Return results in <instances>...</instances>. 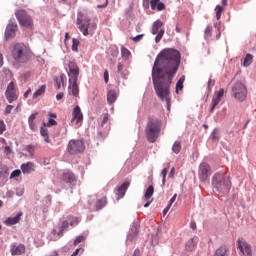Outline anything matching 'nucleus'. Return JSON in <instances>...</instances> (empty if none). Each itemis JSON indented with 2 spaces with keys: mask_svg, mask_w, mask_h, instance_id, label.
<instances>
[{
  "mask_svg": "<svg viewBox=\"0 0 256 256\" xmlns=\"http://www.w3.org/2000/svg\"><path fill=\"white\" fill-rule=\"evenodd\" d=\"M178 66L154 65L152 68V81L157 97L165 101L168 109H171V84Z\"/></svg>",
  "mask_w": 256,
  "mask_h": 256,
  "instance_id": "1",
  "label": "nucleus"
},
{
  "mask_svg": "<svg viewBox=\"0 0 256 256\" xmlns=\"http://www.w3.org/2000/svg\"><path fill=\"white\" fill-rule=\"evenodd\" d=\"M154 65H181V53L173 48L164 49L157 55Z\"/></svg>",
  "mask_w": 256,
  "mask_h": 256,
  "instance_id": "2",
  "label": "nucleus"
},
{
  "mask_svg": "<svg viewBox=\"0 0 256 256\" xmlns=\"http://www.w3.org/2000/svg\"><path fill=\"white\" fill-rule=\"evenodd\" d=\"M212 185L216 193H218L220 197H225V195H229L232 187L231 179L224 173H216L212 177Z\"/></svg>",
  "mask_w": 256,
  "mask_h": 256,
  "instance_id": "3",
  "label": "nucleus"
},
{
  "mask_svg": "<svg viewBox=\"0 0 256 256\" xmlns=\"http://www.w3.org/2000/svg\"><path fill=\"white\" fill-rule=\"evenodd\" d=\"M161 125L162 122L159 118L155 116L148 117L145 133L149 143H155V141L159 139V135L161 134Z\"/></svg>",
  "mask_w": 256,
  "mask_h": 256,
  "instance_id": "4",
  "label": "nucleus"
},
{
  "mask_svg": "<svg viewBox=\"0 0 256 256\" xmlns=\"http://www.w3.org/2000/svg\"><path fill=\"white\" fill-rule=\"evenodd\" d=\"M76 25L85 37L93 35L97 29V24H95V22H91V19L83 12L78 13Z\"/></svg>",
  "mask_w": 256,
  "mask_h": 256,
  "instance_id": "5",
  "label": "nucleus"
},
{
  "mask_svg": "<svg viewBox=\"0 0 256 256\" xmlns=\"http://www.w3.org/2000/svg\"><path fill=\"white\" fill-rule=\"evenodd\" d=\"M31 49L23 43L13 46L12 57L16 63H27L31 59Z\"/></svg>",
  "mask_w": 256,
  "mask_h": 256,
  "instance_id": "6",
  "label": "nucleus"
},
{
  "mask_svg": "<svg viewBox=\"0 0 256 256\" xmlns=\"http://www.w3.org/2000/svg\"><path fill=\"white\" fill-rule=\"evenodd\" d=\"M231 95L237 101H245L247 99V86L241 82H237L232 86Z\"/></svg>",
  "mask_w": 256,
  "mask_h": 256,
  "instance_id": "7",
  "label": "nucleus"
},
{
  "mask_svg": "<svg viewBox=\"0 0 256 256\" xmlns=\"http://www.w3.org/2000/svg\"><path fill=\"white\" fill-rule=\"evenodd\" d=\"M15 17L21 25V27L31 28L33 27V18L27 13V11L20 9L15 11Z\"/></svg>",
  "mask_w": 256,
  "mask_h": 256,
  "instance_id": "8",
  "label": "nucleus"
},
{
  "mask_svg": "<svg viewBox=\"0 0 256 256\" xmlns=\"http://www.w3.org/2000/svg\"><path fill=\"white\" fill-rule=\"evenodd\" d=\"M212 174H213V170L211 169V166L208 163L202 162L199 165L198 177H199L200 181L205 183V181H207L211 177Z\"/></svg>",
  "mask_w": 256,
  "mask_h": 256,
  "instance_id": "9",
  "label": "nucleus"
},
{
  "mask_svg": "<svg viewBox=\"0 0 256 256\" xmlns=\"http://www.w3.org/2000/svg\"><path fill=\"white\" fill-rule=\"evenodd\" d=\"M67 151L70 155H77L85 151V144L81 140H70L67 146Z\"/></svg>",
  "mask_w": 256,
  "mask_h": 256,
  "instance_id": "10",
  "label": "nucleus"
},
{
  "mask_svg": "<svg viewBox=\"0 0 256 256\" xmlns=\"http://www.w3.org/2000/svg\"><path fill=\"white\" fill-rule=\"evenodd\" d=\"M163 27V22L161 20H156L152 25V35H156L155 42L159 43L165 35V30L161 29Z\"/></svg>",
  "mask_w": 256,
  "mask_h": 256,
  "instance_id": "11",
  "label": "nucleus"
},
{
  "mask_svg": "<svg viewBox=\"0 0 256 256\" xmlns=\"http://www.w3.org/2000/svg\"><path fill=\"white\" fill-rule=\"evenodd\" d=\"M237 249L240 250L241 256H253V254L251 253V246L244 238H239L237 240Z\"/></svg>",
  "mask_w": 256,
  "mask_h": 256,
  "instance_id": "12",
  "label": "nucleus"
},
{
  "mask_svg": "<svg viewBox=\"0 0 256 256\" xmlns=\"http://www.w3.org/2000/svg\"><path fill=\"white\" fill-rule=\"evenodd\" d=\"M5 97L8 103H13V101H17L19 96H17V91L15 90L14 82H10L8 84L7 89L5 91Z\"/></svg>",
  "mask_w": 256,
  "mask_h": 256,
  "instance_id": "13",
  "label": "nucleus"
},
{
  "mask_svg": "<svg viewBox=\"0 0 256 256\" xmlns=\"http://www.w3.org/2000/svg\"><path fill=\"white\" fill-rule=\"evenodd\" d=\"M73 121L76 122V125H78V127L81 125V123H83V112H81V107L79 106H76L72 111L71 122L73 123Z\"/></svg>",
  "mask_w": 256,
  "mask_h": 256,
  "instance_id": "14",
  "label": "nucleus"
},
{
  "mask_svg": "<svg viewBox=\"0 0 256 256\" xmlns=\"http://www.w3.org/2000/svg\"><path fill=\"white\" fill-rule=\"evenodd\" d=\"M16 33H17V24L15 23L8 24L5 30V39L6 40L13 39Z\"/></svg>",
  "mask_w": 256,
  "mask_h": 256,
  "instance_id": "15",
  "label": "nucleus"
},
{
  "mask_svg": "<svg viewBox=\"0 0 256 256\" xmlns=\"http://www.w3.org/2000/svg\"><path fill=\"white\" fill-rule=\"evenodd\" d=\"M68 69V76L70 77L69 83H71V81H77L79 77V67L77 65H69Z\"/></svg>",
  "mask_w": 256,
  "mask_h": 256,
  "instance_id": "16",
  "label": "nucleus"
},
{
  "mask_svg": "<svg viewBox=\"0 0 256 256\" xmlns=\"http://www.w3.org/2000/svg\"><path fill=\"white\" fill-rule=\"evenodd\" d=\"M21 171L22 173H24V175H29L30 173H33V171H35V163L27 162L22 164Z\"/></svg>",
  "mask_w": 256,
  "mask_h": 256,
  "instance_id": "17",
  "label": "nucleus"
},
{
  "mask_svg": "<svg viewBox=\"0 0 256 256\" xmlns=\"http://www.w3.org/2000/svg\"><path fill=\"white\" fill-rule=\"evenodd\" d=\"M127 189H129V182H124L121 186H119L116 189V195H118V199H123V197H125Z\"/></svg>",
  "mask_w": 256,
  "mask_h": 256,
  "instance_id": "18",
  "label": "nucleus"
},
{
  "mask_svg": "<svg viewBox=\"0 0 256 256\" xmlns=\"http://www.w3.org/2000/svg\"><path fill=\"white\" fill-rule=\"evenodd\" d=\"M23 253H25V245L19 244L18 246L13 245L11 247V255L17 256V255H23Z\"/></svg>",
  "mask_w": 256,
  "mask_h": 256,
  "instance_id": "19",
  "label": "nucleus"
},
{
  "mask_svg": "<svg viewBox=\"0 0 256 256\" xmlns=\"http://www.w3.org/2000/svg\"><path fill=\"white\" fill-rule=\"evenodd\" d=\"M66 81L67 76H65V74H61L58 77H54V83L56 84L57 89H61V87L65 88Z\"/></svg>",
  "mask_w": 256,
  "mask_h": 256,
  "instance_id": "20",
  "label": "nucleus"
},
{
  "mask_svg": "<svg viewBox=\"0 0 256 256\" xmlns=\"http://www.w3.org/2000/svg\"><path fill=\"white\" fill-rule=\"evenodd\" d=\"M21 215H23V213H18L14 217H9L8 219L5 220V225H17V223L21 221Z\"/></svg>",
  "mask_w": 256,
  "mask_h": 256,
  "instance_id": "21",
  "label": "nucleus"
},
{
  "mask_svg": "<svg viewBox=\"0 0 256 256\" xmlns=\"http://www.w3.org/2000/svg\"><path fill=\"white\" fill-rule=\"evenodd\" d=\"M69 89V93H71V95L79 97V84H77V81H72V84L69 85Z\"/></svg>",
  "mask_w": 256,
  "mask_h": 256,
  "instance_id": "22",
  "label": "nucleus"
},
{
  "mask_svg": "<svg viewBox=\"0 0 256 256\" xmlns=\"http://www.w3.org/2000/svg\"><path fill=\"white\" fill-rule=\"evenodd\" d=\"M197 247V238H191L187 241L185 249L186 251H195V248Z\"/></svg>",
  "mask_w": 256,
  "mask_h": 256,
  "instance_id": "23",
  "label": "nucleus"
},
{
  "mask_svg": "<svg viewBox=\"0 0 256 256\" xmlns=\"http://www.w3.org/2000/svg\"><path fill=\"white\" fill-rule=\"evenodd\" d=\"M105 205H107V196L97 199L95 203L96 211H100Z\"/></svg>",
  "mask_w": 256,
  "mask_h": 256,
  "instance_id": "24",
  "label": "nucleus"
},
{
  "mask_svg": "<svg viewBox=\"0 0 256 256\" xmlns=\"http://www.w3.org/2000/svg\"><path fill=\"white\" fill-rule=\"evenodd\" d=\"M121 57L124 61H129L131 59V51L125 46H121Z\"/></svg>",
  "mask_w": 256,
  "mask_h": 256,
  "instance_id": "25",
  "label": "nucleus"
},
{
  "mask_svg": "<svg viewBox=\"0 0 256 256\" xmlns=\"http://www.w3.org/2000/svg\"><path fill=\"white\" fill-rule=\"evenodd\" d=\"M62 179L65 183H73L75 181V175L71 172L63 174Z\"/></svg>",
  "mask_w": 256,
  "mask_h": 256,
  "instance_id": "26",
  "label": "nucleus"
},
{
  "mask_svg": "<svg viewBox=\"0 0 256 256\" xmlns=\"http://www.w3.org/2000/svg\"><path fill=\"white\" fill-rule=\"evenodd\" d=\"M107 101L109 104L115 103V101H117V92L109 90L107 93Z\"/></svg>",
  "mask_w": 256,
  "mask_h": 256,
  "instance_id": "27",
  "label": "nucleus"
},
{
  "mask_svg": "<svg viewBox=\"0 0 256 256\" xmlns=\"http://www.w3.org/2000/svg\"><path fill=\"white\" fill-rule=\"evenodd\" d=\"M46 89H47V86L46 85H42L39 89H37L33 93V99H37L38 97H41V95H45Z\"/></svg>",
  "mask_w": 256,
  "mask_h": 256,
  "instance_id": "28",
  "label": "nucleus"
},
{
  "mask_svg": "<svg viewBox=\"0 0 256 256\" xmlns=\"http://www.w3.org/2000/svg\"><path fill=\"white\" fill-rule=\"evenodd\" d=\"M35 119H37V113L32 114L28 119L29 127L32 131L37 129V126L35 125Z\"/></svg>",
  "mask_w": 256,
  "mask_h": 256,
  "instance_id": "29",
  "label": "nucleus"
},
{
  "mask_svg": "<svg viewBox=\"0 0 256 256\" xmlns=\"http://www.w3.org/2000/svg\"><path fill=\"white\" fill-rule=\"evenodd\" d=\"M40 135L44 137L45 143H51V140L49 139V130H47V128L41 127Z\"/></svg>",
  "mask_w": 256,
  "mask_h": 256,
  "instance_id": "30",
  "label": "nucleus"
},
{
  "mask_svg": "<svg viewBox=\"0 0 256 256\" xmlns=\"http://www.w3.org/2000/svg\"><path fill=\"white\" fill-rule=\"evenodd\" d=\"M153 193H155V188L153 187V185H150L144 194V199L146 201H149V198L153 197Z\"/></svg>",
  "mask_w": 256,
  "mask_h": 256,
  "instance_id": "31",
  "label": "nucleus"
},
{
  "mask_svg": "<svg viewBox=\"0 0 256 256\" xmlns=\"http://www.w3.org/2000/svg\"><path fill=\"white\" fill-rule=\"evenodd\" d=\"M185 83V76H181L180 79L176 83V93L179 91H183V84Z\"/></svg>",
  "mask_w": 256,
  "mask_h": 256,
  "instance_id": "32",
  "label": "nucleus"
},
{
  "mask_svg": "<svg viewBox=\"0 0 256 256\" xmlns=\"http://www.w3.org/2000/svg\"><path fill=\"white\" fill-rule=\"evenodd\" d=\"M214 256H227V246H221L218 248Z\"/></svg>",
  "mask_w": 256,
  "mask_h": 256,
  "instance_id": "33",
  "label": "nucleus"
},
{
  "mask_svg": "<svg viewBox=\"0 0 256 256\" xmlns=\"http://www.w3.org/2000/svg\"><path fill=\"white\" fill-rule=\"evenodd\" d=\"M172 151L176 155H179V153H181V142L176 141L172 146Z\"/></svg>",
  "mask_w": 256,
  "mask_h": 256,
  "instance_id": "34",
  "label": "nucleus"
},
{
  "mask_svg": "<svg viewBox=\"0 0 256 256\" xmlns=\"http://www.w3.org/2000/svg\"><path fill=\"white\" fill-rule=\"evenodd\" d=\"M219 103H221V100L214 96L212 98V106L210 108V113H213V111H215V107H217Z\"/></svg>",
  "mask_w": 256,
  "mask_h": 256,
  "instance_id": "35",
  "label": "nucleus"
},
{
  "mask_svg": "<svg viewBox=\"0 0 256 256\" xmlns=\"http://www.w3.org/2000/svg\"><path fill=\"white\" fill-rule=\"evenodd\" d=\"M79 39L73 38L72 39V51L78 52L79 51Z\"/></svg>",
  "mask_w": 256,
  "mask_h": 256,
  "instance_id": "36",
  "label": "nucleus"
},
{
  "mask_svg": "<svg viewBox=\"0 0 256 256\" xmlns=\"http://www.w3.org/2000/svg\"><path fill=\"white\" fill-rule=\"evenodd\" d=\"M213 33V28L211 26H207L204 30V37L205 39H209Z\"/></svg>",
  "mask_w": 256,
  "mask_h": 256,
  "instance_id": "37",
  "label": "nucleus"
},
{
  "mask_svg": "<svg viewBox=\"0 0 256 256\" xmlns=\"http://www.w3.org/2000/svg\"><path fill=\"white\" fill-rule=\"evenodd\" d=\"M223 95H225V89L220 88L219 91L215 92L214 97H216V99H219L221 101V99H223Z\"/></svg>",
  "mask_w": 256,
  "mask_h": 256,
  "instance_id": "38",
  "label": "nucleus"
},
{
  "mask_svg": "<svg viewBox=\"0 0 256 256\" xmlns=\"http://www.w3.org/2000/svg\"><path fill=\"white\" fill-rule=\"evenodd\" d=\"M215 11H216L217 21H219V19H221V13H223V7L221 5H217L215 7Z\"/></svg>",
  "mask_w": 256,
  "mask_h": 256,
  "instance_id": "39",
  "label": "nucleus"
},
{
  "mask_svg": "<svg viewBox=\"0 0 256 256\" xmlns=\"http://www.w3.org/2000/svg\"><path fill=\"white\" fill-rule=\"evenodd\" d=\"M69 228V222L67 220L62 222V226H61V230L58 232V235L61 236L63 235V231H65V229Z\"/></svg>",
  "mask_w": 256,
  "mask_h": 256,
  "instance_id": "40",
  "label": "nucleus"
},
{
  "mask_svg": "<svg viewBox=\"0 0 256 256\" xmlns=\"http://www.w3.org/2000/svg\"><path fill=\"white\" fill-rule=\"evenodd\" d=\"M253 63V55L247 54L244 59V65H251Z\"/></svg>",
  "mask_w": 256,
  "mask_h": 256,
  "instance_id": "41",
  "label": "nucleus"
},
{
  "mask_svg": "<svg viewBox=\"0 0 256 256\" xmlns=\"http://www.w3.org/2000/svg\"><path fill=\"white\" fill-rule=\"evenodd\" d=\"M7 131V125H5V121L0 120V135H3Z\"/></svg>",
  "mask_w": 256,
  "mask_h": 256,
  "instance_id": "42",
  "label": "nucleus"
},
{
  "mask_svg": "<svg viewBox=\"0 0 256 256\" xmlns=\"http://www.w3.org/2000/svg\"><path fill=\"white\" fill-rule=\"evenodd\" d=\"M213 87H215V80L209 79L208 80V93H211V91H213Z\"/></svg>",
  "mask_w": 256,
  "mask_h": 256,
  "instance_id": "43",
  "label": "nucleus"
},
{
  "mask_svg": "<svg viewBox=\"0 0 256 256\" xmlns=\"http://www.w3.org/2000/svg\"><path fill=\"white\" fill-rule=\"evenodd\" d=\"M20 175H21V170H14L10 175V179H15V178L19 177Z\"/></svg>",
  "mask_w": 256,
  "mask_h": 256,
  "instance_id": "44",
  "label": "nucleus"
},
{
  "mask_svg": "<svg viewBox=\"0 0 256 256\" xmlns=\"http://www.w3.org/2000/svg\"><path fill=\"white\" fill-rule=\"evenodd\" d=\"M210 139L214 141V143L219 142V136H217V132H212V134L210 135Z\"/></svg>",
  "mask_w": 256,
  "mask_h": 256,
  "instance_id": "45",
  "label": "nucleus"
},
{
  "mask_svg": "<svg viewBox=\"0 0 256 256\" xmlns=\"http://www.w3.org/2000/svg\"><path fill=\"white\" fill-rule=\"evenodd\" d=\"M53 125H57V121L54 119H49L47 124L44 123V127H53Z\"/></svg>",
  "mask_w": 256,
  "mask_h": 256,
  "instance_id": "46",
  "label": "nucleus"
},
{
  "mask_svg": "<svg viewBox=\"0 0 256 256\" xmlns=\"http://www.w3.org/2000/svg\"><path fill=\"white\" fill-rule=\"evenodd\" d=\"M83 241H85V237H84V236H78V237L74 240V245H79V243H83Z\"/></svg>",
  "mask_w": 256,
  "mask_h": 256,
  "instance_id": "47",
  "label": "nucleus"
},
{
  "mask_svg": "<svg viewBox=\"0 0 256 256\" xmlns=\"http://www.w3.org/2000/svg\"><path fill=\"white\" fill-rule=\"evenodd\" d=\"M107 121H109V114L106 113L103 115V119L101 121V127H104Z\"/></svg>",
  "mask_w": 256,
  "mask_h": 256,
  "instance_id": "48",
  "label": "nucleus"
},
{
  "mask_svg": "<svg viewBox=\"0 0 256 256\" xmlns=\"http://www.w3.org/2000/svg\"><path fill=\"white\" fill-rule=\"evenodd\" d=\"M143 37H145V35L140 34V35H137L135 37H132L131 40L134 41L135 43H138V41H141V39H143Z\"/></svg>",
  "mask_w": 256,
  "mask_h": 256,
  "instance_id": "49",
  "label": "nucleus"
},
{
  "mask_svg": "<svg viewBox=\"0 0 256 256\" xmlns=\"http://www.w3.org/2000/svg\"><path fill=\"white\" fill-rule=\"evenodd\" d=\"M11 111H13V105H7L4 111L5 115L11 114Z\"/></svg>",
  "mask_w": 256,
  "mask_h": 256,
  "instance_id": "50",
  "label": "nucleus"
},
{
  "mask_svg": "<svg viewBox=\"0 0 256 256\" xmlns=\"http://www.w3.org/2000/svg\"><path fill=\"white\" fill-rule=\"evenodd\" d=\"M157 3H159V0H151L150 1L151 9L153 10L157 9Z\"/></svg>",
  "mask_w": 256,
  "mask_h": 256,
  "instance_id": "51",
  "label": "nucleus"
},
{
  "mask_svg": "<svg viewBox=\"0 0 256 256\" xmlns=\"http://www.w3.org/2000/svg\"><path fill=\"white\" fill-rule=\"evenodd\" d=\"M156 8L158 9V11H163V9H165V4L162 2H158L156 4Z\"/></svg>",
  "mask_w": 256,
  "mask_h": 256,
  "instance_id": "52",
  "label": "nucleus"
},
{
  "mask_svg": "<svg viewBox=\"0 0 256 256\" xmlns=\"http://www.w3.org/2000/svg\"><path fill=\"white\" fill-rule=\"evenodd\" d=\"M176 199H177V194H174L173 197L168 202V207H171V205L175 203Z\"/></svg>",
  "mask_w": 256,
  "mask_h": 256,
  "instance_id": "53",
  "label": "nucleus"
},
{
  "mask_svg": "<svg viewBox=\"0 0 256 256\" xmlns=\"http://www.w3.org/2000/svg\"><path fill=\"white\" fill-rule=\"evenodd\" d=\"M167 173H169V168H164L161 172V175L164 179L167 178Z\"/></svg>",
  "mask_w": 256,
  "mask_h": 256,
  "instance_id": "54",
  "label": "nucleus"
},
{
  "mask_svg": "<svg viewBox=\"0 0 256 256\" xmlns=\"http://www.w3.org/2000/svg\"><path fill=\"white\" fill-rule=\"evenodd\" d=\"M27 151L30 155H33V153H35V147L27 146Z\"/></svg>",
  "mask_w": 256,
  "mask_h": 256,
  "instance_id": "55",
  "label": "nucleus"
},
{
  "mask_svg": "<svg viewBox=\"0 0 256 256\" xmlns=\"http://www.w3.org/2000/svg\"><path fill=\"white\" fill-rule=\"evenodd\" d=\"M104 81L105 83H109V71L107 70L104 72Z\"/></svg>",
  "mask_w": 256,
  "mask_h": 256,
  "instance_id": "56",
  "label": "nucleus"
},
{
  "mask_svg": "<svg viewBox=\"0 0 256 256\" xmlns=\"http://www.w3.org/2000/svg\"><path fill=\"white\" fill-rule=\"evenodd\" d=\"M65 96V94H63V92H60L56 95V99L57 101H61V99H63V97Z\"/></svg>",
  "mask_w": 256,
  "mask_h": 256,
  "instance_id": "57",
  "label": "nucleus"
},
{
  "mask_svg": "<svg viewBox=\"0 0 256 256\" xmlns=\"http://www.w3.org/2000/svg\"><path fill=\"white\" fill-rule=\"evenodd\" d=\"M29 95H31V88H29V89L24 93L25 99H27V97H29Z\"/></svg>",
  "mask_w": 256,
  "mask_h": 256,
  "instance_id": "58",
  "label": "nucleus"
},
{
  "mask_svg": "<svg viewBox=\"0 0 256 256\" xmlns=\"http://www.w3.org/2000/svg\"><path fill=\"white\" fill-rule=\"evenodd\" d=\"M132 256H141V251L139 249H136Z\"/></svg>",
  "mask_w": 256,
  "mask_h": 256,
  "instance_id": "59",
  "label": "nucleus"
},
{
  "mask_svg": "<svg viewBox=\"0 0 256 256\" xmlns=\"http://www.w3.org/2000/svg\"><path fill=\"white\" fill-rule=\"evenodd\" d=\"M169 176L172 177V179L175 177V168L174 167L171 169Z\"/></svg>",
  "mask_w": 256,
  "mask_h": 256,
  "instance_id": "60",
  "label": "nucleus"
},
{
  "mask_svg": "<svg viewBox=\"0 0 256 256\" xmlns=\"http://www.w3.org/2000/svg\"><path fill=\"white\" fill-rule=\"evenodd\" d=\"M79 251H81V248H77L71 256H77L79 255Z\"/></svg>",
  "mask_w": 256,
  "mask_h": 256,
  "instance_id": "61",
  "label": "nucleus"
},
{
  "mask_svg": "<svg viewBox=\"0 0 256 256\" xmlns=\"http://www.w3.org/2000/svg\"><path fill=\"white\" fill-rule=\"evenodd\" d=\"M5 153H7V155H9V153H11V147L5 146Z\"/></svg>",
  "mask_w": 256,
  "mask_h": 256,
  "instance_id": "62",
  "label": "nucleus"
},
{
  "mask_svg": "<svg viewBox=\"0 0 256 256\" xmlns=\"http://www.w3.org/2000/svg\"><path fill=\"white\" fill-rule=\"evenodd\" d=\"M191 229H197V224L195 222L190 223Z\"/></svg>",
  "mask_w": 256,
  "mask_h": 256,
  "instance_id": "63",
  "label": "nucleus"
},
{
  "mask_svg": "<svg viewBox=\"0 0 256 256\" xmlns=\"http://www.w3.org/2000/svg\"><path fill=\"white\" fill-rule=\"evenodd\" d=\"M50 256H59V253L57 251H54Z\"/></svg>",
  "mask_w": 256,
  "mask_h": 256,
  "instance_id": "64",
  "label": "nucleus"
}]
</instances>
